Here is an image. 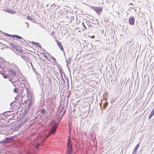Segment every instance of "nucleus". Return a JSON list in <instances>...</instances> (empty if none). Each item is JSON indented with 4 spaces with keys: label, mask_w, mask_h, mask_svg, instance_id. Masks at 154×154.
Returning a JSON list of instances; mask_svg holds the SVG:
<instances>
[{
    "label": "nucleus",
    "mask_w": 154,
    "mask_h": 154,
    "mask_svg": "<svg viewBox=\"0 0 154 154\" xmlns=\"http://www.w3.org/2000/svg\"><path fill=\"white\" fill-rule=\"evenodd\" d=\"M6 113H8V114H7V116H9L11 115L10 113H11V112L10 111H6L4 112L2 114H5Z\"/></svg>",
    "instance_id": "17"
},
{
    "label": "nucleus",
    "mask_w": 154,
    "mask_h": 154,
    "mask_svg": "<svg viewBox=\"0 0 154 154\" xmlns=\"http://www.w3.org/2000/svg\"><path fill=\"white\" fill-rule=\"evenodd\" d=\"M63 107L62 109L60 110V112H59V114H61V113L62 112V110H63Z\"/></svg>",
    "instance_id": "33"
},
{
    "label": "nucleus",
    "mask_w": 154,
    "mask_h": 154,
    "mask_svg": "<svg viewBox=\"0 0 154 154\" xmlns=\"http://www.w3.org/2000/svg\"><path fill=\"white\" fill-rule=\"evenodd\" d=\"M9 13H11L12 14H14L15 13V11L14 10H13L12 11H11V12H9Z\"/></svg>",
    "instance_id": "30"
},
{
    "label": "nucleus",
    "mask_w": 154,
    "mask_h": 154,
    "mask_svg": "<svg viewBox=\"0 0 154 154\" xmlns=\"http://www.w3.org/2000/svg\"><path fill=\"white\" fill-rule=\"evenodd\" d=\"M91 8L99 15L100 14L101 12L102 11V8L101 7H91Z\"/></svg>",
    "instance_id": "4"
},
{
    "label": "nucleus",
    "mask_w": 154,
    "mask_h": 154,
    "mask_svg": "<svg viewBox=\"0 0 154 154\" xmlns=\"http://www.w3.org/2000/svg\"><path fill=\"white\" fill-rule=\"evenodd\" d=\"M14 128H15L14 130H17L20 128H18V126L17 125L15 126Z\"/></svg>",
    "instance_id": "25"
},
{
    "label": "nucleus",
    "mask_w": 154,
    "mask_h": 154,
    "mask_svg": "<svg viewBox=\"0 0 154 154\" xmlns=\"http://www.w3.org/2000/svg\"><path fill=\"white\" fill-rule=\"evenodd\" d=\"M23 124L22 123H19L18 125H17L18 126V128H20L23 125Z\"/></svg>",
    "instance_id": "24"
},
{
    "label": "nucleus",
    "mask_w": 154,
    "mask_h": 154,
    "mask_svg": "<svg viewBox=\"0 0 154 154\" xmlns=\"http://www.w3.org/2000/svg\"><path fill=\"white\" fill-rule=\"evenodd\" d=\"M151 60H152V58H151L150 59V61H151Z\"/></svg>",
    "instance_id": "45"
},
{
    "label": "nucleus",
    "mask_w": 154,
    "mask_h": 154,
    "mask_svg": "<svg viewBox=\"0 0 154 154\" xmlns=\"http://www.w3.org/2000/svg\"><path fill=\"white\" fill-rule=\"evenodd\" d=\"M9 45L10 46H11L12 47H13V48H14V47L15 46V45L11 43H10L9 44Z\"/></svg>",
    "instance_id": "32"
},
{
    "label": "nucleus",
    "mask_w": 154,
    "mask_h": 154,
    "mask_svg": "<svg viewBox=\"0 0 154 154\" xmlns=\"http://www.w3.org/2000/svg\"><path fill=\"white\" fill-rule=\"evenodd\" d=\"M42 51H45V50L43 48H42L41 49H40Z\"/></svg>",
    "instance_id": "37"
},
{
    "label": "nucleus",
    "mask_w": 154,
    "mask_h": 154,
    "mask_svg": "<svg viewBox=\"0 0 154 154\" xmlns=\"http://www.w3.org/2000/svg\"><path fill=\"white\" fill-rule=\"evenodd\" d=\"M140 145V143H137L135 147L134 148V151L133 152L132 154H136L137 153V150L139 147Z\"/></svg>",
    "instance_id": "10"
},
{
    "label": "nucleus",
    "mask_w": 154,
    "mask_h": 154,
    "mask_svg": "<svg viewBox=\"0 0 154 154\" xmlns=\"http://www.w3.org/2000/svg\"><path fill=\"white\" fill-rule=\"evenodd\" d=\"M66 66H67V67L68 68L69 67H68V63H66Z\"/></svg>",
    "instance_id": "38"
},
{
    "label": "nucleus",
    "mask_w": 154,
    "mask_h": 154,
    "mask_svg": "<svg viewBox=\"0 0 154 154\" xmlns=\"http://www.w3.org/2000/svg\"><path fill=\"white\" fill-rule=\"evenodd\" d=\"M36 42H34V41H32V43L34 45H35V44H36Z\"/></svg>",
    "instance_id": "34"
},
{
    "label": "nucleus",
    "mask_w": 154,
    "mask_h": 154,
    "mask_svg": "<svg viewBox=\"0 0 154 154\" xmlns=\"http://www.w3.org/2000/svg\"><path fill=\"white\" fill-rule=\"evenodd\" d=\"M0 32H2V31L1 30H0Z\"/></svg>",
    "instance_id": "49"
},
{
    "label": "nucleus",
    "mask_w": 154,
    "mask_h": 154,
    "mask_svg": "<svg viewBox=\"0 0 154 154\" xmlns=\"http://www.w3.org/2000/svg\"><path fill=\"white\" fill-rule=\"evenodd\" d=\"M134 8L133 7L131 6V8Z\"/></svg>",
    "instance_id": "43"
},
{
    "label": "nucleus",
    "mask_w": 154,
    "mask_h": 154,
    "mask_svg": "<svg viewBox=\"0 0 154 154\" xmlns=\"http://www.w3.org/2000/svg\"><path fill=\"white\" fill-rule=\"evenodd\" d=\"M88 44L90 46H92V44L91 43H88Z\"/></svg>",
    "instance_id": "36"
},
{
    "label": "nucleus",
    "mask_w": 154,
    "mask_h": 154,
    "mask_svg": "<svg viewBox=\"0 0 154 154\" xmlns=\"http://www.w3.org/2000/svg\"><path fill=\"white\" fill-rule=\"evenodd\" d=\"M3 141H0V143H2L3 142Z\"/></svg>",
    "instance_id": "40"
},
{
    "label": "nucleus",
    "mask_w": 154,
    "mask_h": 154,
    "mask_svg": "<svg viewBox=\"0 0 154 154\" xmlns=\"http://www.w3.org/2000/svg\"><path fill=\"white\" fill-rule=\"evenodd\" d=\"M1 58V57H0V59Z\"/></svg>",
    "instance_id": "51"
},
{
    "label": "nucleus",
    "mask_w": 154,
    "mask_h": 154,
    "mask_svg": "<svg viewBox=\"0 0 154 154\" xmlns=\"http://www.w3.org/2000/svg\"><path fill=\"white\" fill-rule=\"evenodd\" d=\"M4 35L5 36H9V37H12V38H13V39H14L15 38H16V39H22L24 42H25V40L24 39H23L22 38V37H21V36H20L19 35H10V34H8L7 33H4Z\"/></svg>",
    "instance_id": "3"
},
{
    "label": "nucleus",
    "mask_w": 154,
    "mask_h": 154,
    "mask_svg": "<svg viewBox=\"0 0 154 154\" xmlns=\"http://www.w3.org/2000/svg\"><path fill=\"white\" fill-rule=\"evenodd\" d=\"M27 20H33L32 18L30 15H28L27 16Z\"/></svg>",
    "instance_id": "20"
},
{
    "label": "nucleus",
    "mask_w": 154,
    "mask_h": 154,
    "mask_svg": "<svg viewBox=\"0 0 154 154\" xmlns=\"http://www.w3.org/2000/svg\"><path fill=\"white\" fill-rule=\"evenodd\" d=\"M135 21V19L133 17H131L129 19V23L131 25H134V23Z\"/></svg>",
    "instance_id": "5"
},
{
    "label": "nucleus",
    "mask_w": 154,
    "mask_h": 154,
    "mask_svg": "<svg viewBox=\"0 0 154 154\" xmlns=\"http://www.w3.org/2000/svg\"><path fill=\"white\" fill-rule=\"evenodd\" d=\"M1 73H2V72H1V71L0 70V74Z\"/></svg>",
    "instance_id": "46"
},
{
    "label": "nucleus",
    "mask_w": 154,
    "mask_h": 154,
    "mask_svg": "<svg viewBox=\"0 0 154 154\" xmlns=\"http://www.w3.org/2000/svg\"><path fill=\"white\" fill-rule=\"evenodd\" d=\"M72 143L70 140L69 137L67 140V150L66 154H72L73 150L72 149Z\"/></svg>",
    "instance_id": "2"
},
{
    "label": "nucleus",
    "mask_w": 154,
    "mask_h": 154,
    "mask_svg": "<svg viewBox=\"0 0 154 154\" xmlns=\"http://www.w3.org/2000/svg\"><path fill=\"white\" fill-rule=\"evenodd\" d=\"M115 100H114L113 99H112L110 100V102L111 103H112L115 102Z\"/></svg>",
    "instance_id": "26"
},
{
    "label": "nucleus",
    "mask_w": 154,
    "mask_h": 154,
    "mask_svg": "<svg viewBox=\"0 0 154 154\" xmlns=\"http://www.w3.org/2000/svg\"><path fill=\"white\" fill-rule=\"evenodd\" d=\"M63 53H64V56H65V61H66V63H70V62L71 61V57H70L69 58H68L67 59H66V57H65V53H64V52H63Z\"/></svg>",
    "instance_id": "13"
},
{
    "label": "nucleus",
    "mask_w": 154,
    "mask_h": 154,
    "mask_svg": "<svg viewBox=\"0 0 154 154\" xmlns=\"http://www.w3.org/2000/svg\"><path fill=\"white\" fill-rule=\"evenodd\" d=\"M56 42H57V44L59 47L60 48L61 50L62 51H64V49L62 45L61 44V42H59L58 40H56Z\"/></svg>",
    "instance_id": "8"
},
{
    "label": "nucleus",
    "mask_w": 154,
    "mask_h": 154,
    "mask_svg": "<svg viewBox=\"0 0 154 154\" xmlns=\"http://www.w3.org/2000/svg\"><path fill=\"white\" fill-rule=\"evenodd\" d=\"M11 103H10V105H11Z\"/></svg>",
    "instance_id": "50"
},
{
    "label": "nucleus",
    "mask_w": 154,
    "mask_h": 154,
    "mask_svg": "<svg viewBox=\"0 0 154 154\" xmlns=\"http://www.w3.org/2000/svg\"><path fill=\"white\" fill-rule=\"evenodd\" d=\"M9 11H8L9 12H11V10H10V9L9 10Z\"/></svg>",
    "instance_id": "41"
},
{
    "label": "nucleus",
    "mask_w": 154,
    "mask_h": 154,
    "mask_svg": "<svg viewBox=\"0 0 154 154\" xmlns=\"http://www.w3.org/2000/svg\"><path fill=\"white\" fill-rule=\"evenodd\" d=\"M95 37V36L94 35H92L91 36V38H94Z\"/></svg>",
    "instance_id": "35"
},
{
    "label": "nucleus",
    "mask_w": 154,
    "mask_h": 154,
    "mask_svg": "<svg viewBox=\"0 0 154 154\" xmlns=\"http://www.w3.org/2000/svg\"><path fill=\"white\" fill-rule=\"evenodd\" d=\"M42 54L43 56L44 57H45L47 59H48V57L46 55H45V53L42 52Z\"/></svg>",
    "instance_id": "22"
},
{
    "label": "nucleus",
    "mask_w": 154,
    "mask_h": 154,
    "mask_svg": "<svg viewBox=\"0 0 154 154\" xmlns=\"http://www.w3.org/2000/svg\"><path fill=\"white\" fill-rule=\"evenodd\" d=\"M18 47H17V46L16 45L14 47V48L15 49V50H17L18 49Z\"/></svg>",
    "instance_id": "31"
},
{
    "label": "nucleus",
    "mask_w": 154,
    "mask_h": 154,
    "mask_svg": "<svg viewBox=\"0 0 154 154\" xmlns=\"http://www.w3.org/2000/svg\"><path fill=\"white\" fill-rule=\"evenodd\" d=\"M154 115V108H153L152 110L151 111V113L150 114L149 116V119H150L151 118H152V117Z\"/></svg>",
    "instance_id": "14"
},
{
    "label": "nucleus",
    "mask_w": 154,
    "mask_h": 154,
    "mask_svg": "<svg viewBox=\"0 0 154 154\" xmlns=\"http://www.w3.org/2000/svg\"><path fill=\"white\" fill-rule=\"evenodd\" d=\"M9 73L11 74L12 75L15 77L16 75V72L13 69H8Z\"/></svg>",
    "instance_id": "7"
},
{
    "label": "nucleus",
    "mask_w": 154,
    "mask_h": 154,
    "mask_svg": "<svg viewBox=\"0 0 154 154\" xmlns=\"http://www.w3.org/2000/svg\"><path fill=\"white\" fill-rule=\"evenodd\" d=\"M82 26H83L84 28L85 29H87V28H86V26H85V24H84V22H82Z\"/></svg>",
    "instance_id": "29"
},
{
    "label": "nucleus",
    "mask_w": 154,
    "mask_h": 154,
    "mask_svg": "<svg viewBox=\"0 0 154 154\" xmlns=\"http://www.w3.org/2000/svg\"><path fill=\"white\" fill-rule=\"evenodd\" d=\"M153 86H152V89H152V88H153Z\"/></svg>",
    "instance_id": "44"
},
{
    "label": "nucleus",
    "mask_w": 154,
    "mask_h": 154,
    "mask_svg": "<svg viewBox=\"0 0 154 154\" xmlns=\"http://www.w3.org/2000/svg\"><path fill=\"white\" fill-rule=\"evenodd\" d=\"M14 92L15 93H17L18 92V89L17 88H16L14 89Z\"/></svg>",
    "instance_id": "23"
},
{
    "label": "nucleus",
    "mask_w": 154,
    "mask_h": 154,
    "mask_svg": "<svg viewBox=\"0 0 154 154\" xmlns=\"http://www.w3.org/2000/svg\"><path fill=\"white\" fill-rule=\"evenodd\" d=\"M28 109H26L24 110V111L23 115H24V116H25L27 114L28 112Z\"/></svg>",
    "instance_id": "19"
},
{
    "label": "nucleus",
    "mask_w": 154,
    "mask_h": 154,
    "mask_svg": "<svg viewBox=\"0 0 154 154\" xmlns=\"http://www.w3.org/2000/svg\"><path fill=\"white\" fill-rule=\"evenodd\" d=\"M32 103V101L30 100L27 104V108L28 109H29L31 107Z\"/></svg>",
    "instance_id": "15"
},
{
    "label": "nucleus",
    "mask_w": 154,
    "mask_h": 154,
    "mask_svg": "<svg viewBox=\"0 0 154 154\" xmlns=\"http://www.w3.org/2000/svg\"><path fill=\"white\" fill-rule=\"evenodd\" d=\"M40 113L44 116H46L48 114V111H47L44 109H43L40 110Z\"/></svg>",
    "instance_id": "11"
},
{
    "label": "nucleus",
    "mask_w": 154,
    "mask_h": 154,
    "mask_svg": "<svg viewBox=\"0 0 154 154\" xmlns=\"http://www.w3.org/2000/svg\"><path fill=\"white\" fill-rule=\"evenodd\" d=\"M154 66H153V64H151L149 67V70H150L151 73L152 74V79H153V81L154 79V76L153 77L154 70L153 69Z\"/></svg>",
    "instance_id": "6"
},
{
    "label": "nucleus",
    "mask_w": 154,
    "mask_h": 154,
    "mask_svg": "<svg viewBox=\"0 0 154 154\" xmlns=\"http://www.w3.org/2000/svg\"><path fill=\"white\" fill-rule=\"evenodd\" d=\"M3 77L5 78V79H7L8 77V76L6 74H5V75H3Z\"/></svg>",
    "instance_id": "27"
},
{
    "label": "nucleus",
    "mask_w": 154,
    "mask_h": 154,
    "mask_svg": "<svg viewBox=\"0 0 154 154\" xmlns=\"http://www.w3.org/2000/svg\"><path fill=\"white\" fill-rule=\"evenodd\" d=\"M107 99V98H106V99H105V100H106Z\"/></svg>",
    "instance_id": "47"
},
{
    "label": "nucleus",
    "mask_w": 154,
    "mask_h": 154,
    "mask_svg": "<svg viewBox=\"0 0 154 154\" xmlns=\"http://www.w3.org/2000/svg\"><path fill=\"white\" fill-rule=\"evenodd\" d=\"M35 45L37 47H38L40 49H41L42 48V47L41 46V45L38 42H36V44Z\"/></svg>",
    "instance_id": "18"
},
{
    "label": "nucleus",
    "mask_w": 154,
    "mask_h": 154,
    "mask_svg": "<svg viewBox=\"0 0 154 154\" xmlns=\"http://www.w3.org/2000/svg\"><path fill=\"white\" fill-rule=\"evenodd\" d=\"M20 56L25 61H27V60H29L26 57L24 56V55H20Z\"/></svg>",
    "instance_id": "16"
},
{
    "label": "nucleus",
    "mask_w": 154,
    "mask_h": 154,
    "mask_svg": "<svg viewBox=\"0 0 154 154\" xmlns=\"http://www.w3.org/2000/svg\"><path fill=\"white\" fill-rule=\"evenodd\" d=\"M33 143L36 148H37L40 146V144L39 143L37 139H35L33 141Z\"/></svg>",
    "instance_id": "9"
},
{
    "label": "nucleus",
    "mask_w": 154,
    "mask_h": 154,
    "mask_svg": "<svg viewBox=\"0 0 154 154\" xmlns=\"http://www.w3.org/2000/svg\"><path fill=\"white\" fill-rule=\"evenodd\" d=\"M25 90L26 92H27V91H28V90H26V89H23V91Z\"/></svg>",
    "instance_id": "39"
},
{
    "label": "nucleus",
    "mask_w": 154,
    "mask_h": 154,
    "mask_svg": "<svg viewBox=\"0 0 154 154\" xmlns=\"http://www.w3.org/2000/svg\"><path fill=\"white\" fill-rule=\"evenodd\" d=\"M66 110H65L63 111V113L62 115V116H60L59 117H58L57 118V119L58 121L57 122L58 123H59L60 122V120L62 119V117L64 115V114L65 113V112H66Z\"/></svg>",
    "instance_id": "12"
},
{
    "label": "nucleus",
    "mask_w": 154,
    "mask_h": 154,
    "mask_svg": "<svg viewBox=\"0 0 154 154\" xmlns=\"http://www.w3.org/2000/svg\"><path fill=\"white\" fill-rule=\"evenodd\" d=\"M134 8L133 7L131 6V8Z\"/></svg>",
    "instance_id": "42"
},
{
    "label": "nucleus",
    "mask_w": 154,
    "mask_h": 154,
    "mask_svg": "<svg viewBox=\"0 0 154 154\" xmlns=\"http://www.w3.org/2000/svg\"><path fill=\"white\" fill-rule=\"evenodd\" d=\"M61 78H62V80H63V82H64V83H65V81L63 79V76L62 75V74H61Z\"/></svg>",
    "instance_id": "28"
},
{
    "label": "nucleus",
    "mask_w": 154,
    "mask_h": 154,
    "mask_svg": "<svg viewBox=\"0 0 154 154\" xmlns=\"http://www.w3.org/2000/svg\"><path fill=\"white\" fill-rule=\"evenodd\" d=\"M57 126V125L54 122L50 123L48 130H44L41 134V137L45 139L50 135L54 134L56 131Z\"/></svg>",
    "instance_id": "1"
},
{
    "label": "nucleus",
    "mask_w": 154,
    "mask_h": 154,
    "mask_svg": "<svg viewBox=\"0 0 154 154\" xmlns=\"http://www.w3.org/2000/svg\"><path fill=\"white\" fill-rule=\"evenodd\" d=\"M50 56L51 57V59L53 60L55 63H56V62L57 61V60H56V59L54 57H53L50 54Z\"/></svg>",
    "instance_id": "21"
},
{
    "label": "nucleus",
    "mask_w": 154,
    "mask_h": 154,
    "mask_svg": "<svg viewBox=\"0 0 154 154\" xmlns=\"http://www.w3.org/2000/svg\"><path fill=\"white\" fill-rule=\"evenodd\" d=\"M9 80L10 81H11V79H9Z\"/></svg>",
    "instance_id": "48"
}]
</instances>
